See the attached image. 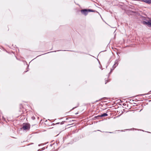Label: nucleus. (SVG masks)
<instances>
[{
	"instance_id": "obj_7",
	"label": "nucleus",
	"mask_w": 151,
	"mask_h": 151,
	"mask_svg": "<svg viewBox=\"0 0 151 151\" xmlns=\"http://www.w3.org/2000/svg\"><path fill=\"white\" fill-rule=\"evenodd\" d=\"M56 52V51H53V52Z\"/></svg>"
},
{
	"instance_id": "obj_4",
	"label": "nucleus",
	"mask_w": 151,
	"mask_h": 151,
	"mask_svg": "<svg viewBox=\"0 0 151 151\" xmlns=\"http://www.w3.org/2000/svg\"><path fill=\"white\" fill-rule=\"evenodd\" d=\"M118 61L117 60H116L115 61V63L114 64V65L113 66V69H111V71L110 73H111L112 71V70H114V68H115L118 65Z\"/></svg>"
},
{
	"instance_id": "obj_6",
	"label": "nucleus",
	"mask_w": 151,
	"mask_h": 151,
	"mask_svg": "<svg viewBox=\"0 0 151 151\" xmlns=\"http://www.w3.org/2000/svg\"><path fill=\"white\" fill-rule=\"evenodd\" d=\"M108 116V114H107L104 113V114H103L101 115L100 116H101V117H103V116Z\"/></svg>"
},
{
	"instance_id": "obj_1",
	"label": "nucleus",
	"mask_w": 151,
	"mask_h": 151,
	"mask_svg": "<svg viewBox=\"0 0 151 151\" xmlns=\"http://www.w3.org/2000/svg\"><path fill=\"white\" fill-rule=\"evenodd\" d=\"M90 10L89 9L88 11L86 9H84L83 10H82L81 11V12L82 14H84V15L86 16V15L88 14V12H91Z\"/></svg>"
},
{
	"instance_id": "obj_8",
	"label": "nucleus",
	"mask_w": 151,
	"mask_h": 151,
	"mask_svg": "<svg viewBox=\"0 0 151 151\" xmlns=\"http://www.w3.org/2000/svg\"><path fill=\"white\" fill-rule=\"evenodd\" d=\"M106 83H107L106 82H105V84H106Z\"/></svg>"
},
{
	"instance_id": "obj_2",
	"label": "nucleus",
	"mask_w": 151,
	"mask_h": 151,
	"mask_svg": "<svg viewBox=\"0 0 151 151\" xmlns=\"http://www.w3.org/2000/svg\"><path fill=\"white\" fill-rule=\"evenodd\" d=\"M29 125L27 124H24L22 127L23 129L24 130H28L29 129Z\"/></svg>"
},
{
	"instance_id": "obj_3",
	"label": "nucleus",
	"mask_w": 151,
	"mask_h": 151,
	"mask_svg": "<svg viewBox=\"0 0 151 151\" xmlns=\"http://www.w3.org/2000/svg\"><path fill=\"white\" fill-rule=\"evenodd\" d=\"M143 23L144 24H146L151 26V20H149L147 21H143Z\"/></svg>"
},
{
	"instance_id": "obj_5",
	"label": "nucleus",
	"mask_w": 151,
	"mask_h": 151,
	"mask_svg": "<svg viewBox=\"0 0 151 151\" xmlns=\"http://www.w3.org/2000/svg\"><path fill=\"white\" fill-rule=\"evenodd\" d=\"M141 1L148 4H151V0H141Z\"/></svg>"
}]
</instances>
